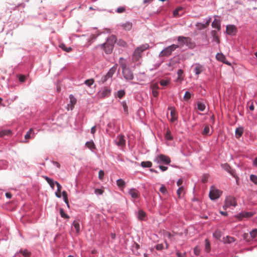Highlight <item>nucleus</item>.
Instances as JSON below:
<instances>
[{
  "label": "nucleus",
  "instance_id": "obj_1",
  "mask_svg": "<svg viewBox=\"0 0 257 257\" xmlns=\"http://www.w3.org/2000/svg\"><path fill=\"white\" fill-rule=\"evenodd\" d=\"M179 46L172 44L163 50L159 54L160 57H168L170 56L173 51L179 48Z\"/></svg>",
  "mask_w": 257,
  "mask_h": 257
},
{
  "label": "nucleus",
  "instance_id": "obj_2",
  "mask_svg": "<svg viewBox=\"0 0 257 257\" xmlns=\"http://www.w3.org/2000/svg\"><path fill=\"white\" fill-rule=\"evenodd\" d=\"M149 45H143L136 48L133 54V59L138 61L141 57V53L148 49Z\"/></svg>",
  "mask_w": 257,
  "mask_h": 257
},
{
  "label": "nucleus",
  "instance_id": "obj_3",
  "mask_svg": "<svg viewBox=\"0 0 257 257\" xmlns=\"http://www.w3.org/2000/svg\"><path fill=\"white\" fill-rule=\"evenodd\" d=\"M154 162L157 164L168 165L171 162V159L168 156L163 154H161L155 158Z\"/></svg>",
  "mask_w": 257,
  "mask_h": 257
},
{
  "label": "nucleus",
  "instance_id": "obj_4",
  "mask_svg": "<svg viewBox=\"0 0 257 257\" xmlns=\"http://www.w3.org/2000/svg\"><path fill=\"white\" fill-rule=\"evenodd\" d=\"M221 194L222 191L217 189L214 186H211L209 195L210 199L213 200L218 199Z\"/></svg>",
  "mask_w": 257,
  "mask_h": 257
},
{
  "label": "nucleus",
  "instance_id": "obj_5",
  "mask_svg": "<svg viewBox=\"0 0 257 257\" xmlns=\"http://www.w3.org/2000/svg\"><path fill=\"white\" fill-rule=\"evenodd\" d=\"M177 40L180 43L181 46L186 45L190 47L192 45L191 39L190 37L179 36L178 37Z\"/></svg>",
  "mask_w": 257,
  "mask_h": 257
},
{
  "label": "nucleus",
  "instance_id": "obj_6",
  "mask_svg": "<svg viewBox=\"0 0 257 257\" xmlns=\"http://www.w3.org/2000/svg\"><path fill=\"white\" fill-rule=\"evenodd\" d=\"M236 205V203L235 198L234 197L229 196L227 197L225 200V204L223 206V208L226 209L230 206H235Z\"/></svg>",
  "mask_w": 257,
  "mask_h": 257
},
{
  "label": "nucleus",
  "instance_id": "obj_7",
  "mask_svg": "<svg viewBox=\"0 0 257 257\" xmlns=\"http://www.w3.org/2000/svg\"><path fill=\"white\" fill-rule=\"evenodd\" d=\"M116 145L120 148H122L125 145L124 136L122 135H118L115 140Z\"/></svg>",
  "mask_w": 257,
  "mask_h": 257
},
{
  "label": "nucleus",
  "instance_id": "obj_8",
  "mask_svg": "<svg viewBox=\"0 0 257 257\" xmlns=\"http://www.w3.org/2000/svg\"><path fill=\"white\" fill-rule=\"evenodd\" d=\"M122 74L124 78L127 80H131L134 78V75L132 71L128 68L122 69Z\"/></svg>",
  "mask_w": 257,
  "mask_h": 257
},
{
  "label": "nucleus",
  "instance_id": "obj_9",
  "mask_svg": "<svg viewBox=\"0 0 257 257\" xmlns=\"http://www.w3.org/2000/svg\"><path fill=\"white\" fill-rule=\"evenodd\" d=\"M254 215V213L252 212H242L235 216L239 220H241L243 218H250Z\"/></svg>",
  "mask_w": 257,
  "mask_h": 257
},
{
  "label": "nucleus",
  "instance_id": "obj_10",
  "mask_svg": "<svg viewBox=\"0 0 257 257\" xmlns=\"http://www.w3.org/2000/svg\"><path fill=\"white\" fill-rule=\"evenodd\" d=\"M101 47L106 54H110L113 50V46L106 42L104 44L101 45Z\"/></svg>",
  "mask_w": 257,
  "mask_h": 257
},
{
  "label": "nucleus",
  "instance_id": "obj_11",
  "mask_svg": "<svg viewBox=\"0 0 257 257\" xmlns=\"http://www.w3.org/2000/svg\"><path fill=\"white\" fill-rule=\"evenodd\" d=\"M194 71L197 75L205 70L204 66L199 63L195 64L193 66Z\"/></svg>",
  "mask_w": 257,
  "mask_h": 257
},
{
  "label": "nucleus",
  "instance_id": "obj_12",
  "mask_svg": "<svg viewBox=\"0 0 257 257\" xmlns=\"http://www.w3.org/2000/svg\"><path fill=\"white\" fill-rule=\"evenodd\" d=\"M211 21V18L209 17L208 18V19L206 20L205 24H202L201 23H197L196 24V27L200 30H203V29L207 28L209 26Z\"/></svg>",
  "mask_w": 257,
  "mask_h": 257
},
{
  "label": "nucleus",
  "instance_id": "obj_13",
  "mask_svg": "<svg viewBox=\"0 0 257 257\" xmlns=\"http://www.w3.org/2000/svg\"><path fill=\"white\" fill-rule=\"evenodd\" d=\"M169 110H170V115L171 116L170 121L172 122H174L176 120H177L178 118L177 116V112L175 109V108L173 107H171L169 108Z\"/></svg>",
  "mask_w": 257,
  "mask_h": 257
},
{
  "label": "nucleus",
  "instance_id": "obj_14",
  "mask_svg": "<svg viewBox=\"0 0 257 257\" xmlns=\"http://www.w3.org/2000/svg\"><path fill=\"white\" fill-rule=\"evenodd\" d=\"M221 167L223 169H224L225 171H227L230 175H231L234 177H235V171L231 169V167L227 163L222 164Z\"/></svg>",
  "mask_w": 257,
  "mask_h": 257
},
{
  "label": "nucleus",
  "instance_id": "obj_15",
  "mask_svg": "<svg viewBox=\"0 0 257 257\" xmlns=\"http://www.w3.org/2000/svg\"><path fill=\"white\" fill-rule=\"evenodd\" d=\"M111 90L110 89L105 87L103 89L99 92V96L101 98H104L105 97H108L110 94Z\"/></svg>",
  "mask_w": 257,
  "mask_h": 257
},
{
  "label": "nucleus",
  "instance_id": "obj_16",
  "mask_svg": "<svg viewBox=\"0 0 257 257\" xmlns=\"http://www.w3.org/2000/svg\"><path fill=\"white\" fill-rule=\"evenodd\" d=\"M128 193L131 197L134 199H137L140 196L139 192L134 188L130 189Z\"/></svg>",
  "mask_w": 257,
  "mask_h": 257
},
{
  "label": "nucleus",
  "instance_id": "obj_17",
  "mask_svg": "<svg viewBox=\"0 0 257 257\" xmlns=\"http://www.w3.org/2000/svg\"><path fill=\"white\" fill-rule=\"evenodd\" d=\"M115 71L116 68L114 67H112L104 76L103 81L104 82L106 81L108 78L111 77L115 73Z\"/></svg>",
  "mask_w": 257,
  "mask_h": 257
},
{
  "label": "nucleus",
  "instance_id": "obj_18",
  "mask_svg": "<svg viewBox=\"0 0 257 257\" xmlns=\"http://www.w3.org/2000/svg\"><path fill=\"white\" fill-rule=\"evenodd\" d=\"M69 98L70 104H68V106H70L71 110H72L76 103L77 99L72 94L69 95Z\"/></svg>",
  "mask_w": 257,
  "mask_h": 257
},
{
  "label": "nucleus",
  "instance_id": "obj_19",
  "mask_svg": "<svg viewBox=\"0 0 257 257\" xmlns=\"http://www.w3.org/2000/svg\"><path fill=\"white\" fill-rule=\"evenodd\" d=\"M216 58L217 59V60L221 62H222L225 64L230 65V64L229 62L226 61L225 57L222 53H217L216 55Z\"/></svg>",
  "mask_w": 257,
  "mask_h": 257
},
{
  "label": "nucleus",
  "instance_id": "obj_20",
  "mask_svg": "<svg viewBox=\"0 0 257 257\" xmlns=\"http://www.w3.org/2000/svg\"><path fill=\"white\" fill-rule=\"evenodd\" d=\"M235 30V27L233 25H228L226 27V32L229 35H234Z\"/></svg>",
  "mask_w": 257,
  "mask_h": 257
},
{
  "label": "nucleus",
  "instance_id": "obj_21",
  "mask_svg": "<svg viewBox=\"0 0 257 257\" xmlns=\"http://www.w3.org/2000/svg\"><path fill=\"white\" fill-rule=\"evenodd\" d=\"M212 27L220 30L221 29L220 21L218 19H215L212 23Z\"/></svg>",
  "mask_w": 257,
  "mask_h": 257
},
{
  "label": "nucleus",
  "instance_id": "obj_22",
  "mask_svg": "<svg viewBox=\"0 0 257 257\" xmlns=\"http://www.w3.org/2000/svg\"><path fill=\"white\" fill-rule=\"evenodd\" d=\"M121 27L125 30L130 31L132 28V23L131 22H126L121 24Z\"/></svg>",
  "mask_w": 257,
  "mask_h": 257
},
{
  "label": "nucleus",
  "instance_id": "obj_23",
  "mask_svg": "<svg viewBox=\"0 0 257 257\" xmlns=\"http://www.w3.org/2000/svg\"><path fill=\"white\" fill-rule=\"evenodd\" d=\"M106 42L109 43L113 46L114 44L117 42V39L116 36L115 35L110 36L107 38Z\"/></svg>",
  "mask_w": 257,
  "mask_h": 257
},
{
  "label": "nucleus",
  "instance_id": "obj_24",
  "mask_svg": "<svg viewBox=\"0 0 257 257\" xmlns=\"http://www.w3.org/2000/svg\"><path fill=\"white\" fill-rule=\"evenodd\" d=\"M43 178L46 180V181L48 182V183L50 185L51 187L53 189L54 187V185L55 184V182L53 180L49 178L47 176H44Z\"/></svg>",
  "mask_w": 257,
  "mask_h": 257
},
{
  "label": "nucleus",
  "instance_id": "obj_25",
  "mask_svg": "<svg viewBox=\"0 0 257 257\" xmlns=\"http://www.w3.org/2000/svg\"><path fill=\"white\" fill-rule=\"evenodd\" d=\"M55 184L56 185L57 187V192H56L55 193V195L56 196L58 197V198H60L61 197V189H62V186L57 181L55 182Z\"/></svg>",
  "mask_w": 257,
  "mask_h": 257
},
{
  "label": "nucleus",
  "instance_id": "obj_26",
  "mask_svg": "<svg viewBox=\"0 0 257 257\" xmlns=\"http://www.w3.org/2000/svg\"><path fill=\"white\" fill-rule=\"evenodd\" d=\"M116 184L121 189H123L125 186V182L121 179H118L116 181Z\"/></svg>",
  "mask_w": 257,
  "mask_h": 257
},
{
  "label": "nucleus",
  "instance_id": "obj_27",
  "mask_svg": "<svg viewBox=\"0 0 257 257\" xmlns=\"http://www.w3.org/2000/svg\"><path fill=\"white\" fill-rule=\"evenodd\" d=\"M243 130L242 127H238L235 130V136L236 138H240L243 134Z\"/></svg>",
  "mask_w": 257,
  "mask_h": 257
},
{
  "label": "nucleus",
  "instance_id": "obj_28",
  "mask_svg": "<svg viewBox=\"0 0 257 257\" xmlns=\"http://www.w3.org/2000/svg\"><path fill=\"white\" fill-rule=\"evenodd\" d=\"M177 194L178 198H180L184 194V187L181 186L177 191Z\"/></svg>",
  "mask_w": 257,
  "mask_h": 257
},
{
  "label": "nucleus",
  "instance_id": "obj_29",
  "mask_svg": "<svg viewBox=\"0 0 257 257\" xmlns=\"http://www.w3.org/2000/svg\"><path fill=\"white\" fill-rule=\"evenodd\" d=\"M85 146L91 150L95 149V145L92 141L86 142Z\"/></svg>",
  "mask_w": 257,
  "mask_h": 257
},
{
  "label": "nucleus",
  "instance_id": "obj_30",
  "mask_svg": "<svg viewBox=\"0 0 257 257\" xmlns=\"http://www.w3.org/2000/svg\"><path fill=\"white\" fill-rule=\"evenodd\" d=\"M211 34L213 39V41H216L218 44H219L220 43V41L217 35L216 32L214 30H213L211 31Z\"/></svg>",
  "mask_w": 257,
  "mask_h": 257
},
{
  "label": "nucleus",
  "instance_id": "obj_31",
  "mask_svg": "<svg viewBox=\"0 0 257 257\" xmlns=\"http://www.w3.org/2000/svg\"><path fill=\"white\" fill-rule=\"evenodd\" d=\"M152 166V163L150 161H143L141 163V166L144 168H150Z\"/></svg>",
  "mask_w": 257,
  "mask_h": 257
},
{
  "label": "nucleus",
  "instance_id": "obj_32",
  "mask_svg": "<svg viewBox=\"0 0 257 257\" xmlns=\"http://www.w3.org/2000/svg\"><path fill=\"white\" fill-rule=\"evenodd\" d=\"M165 137L166 139L168 140H173V137L171 135V133L169 128H167L166 133L165 134Z\"/></svg>",
  "mask_w": 257,
  "mask_h": 257
},
{
  "label": "nucleus",
  "instance_id": "obj_33",
  "mask_svg": "<svg viewBox=\"0 0 257 257\" xmlns=\"http://www.w3.org/2000/svg\"><path fill=\"white\" fill-rule=\"evenodd\" d=\"M119 63L120 64L122 69L126 68L125 60L123 58H120L119 60Z\"/></svg>",
  "mask_w": 257,
  "mask_h": 257
},
{
  "label": "nucleus",
  "instance_id": "obj_34",
  "mask_svg": "<svg viewBox=\"0 0 257 257\" xmlns=\"http://www.w3.org/2000/svg\"><path fill=\"white\" fill-rule=\"evenodd\" d=\"M205 105L204 103L200 102H197V109L198 110L203 111L205 110Z\"/></svg>",
  "mask_w": 257,
  "mask_h": 257
},
{
  "label": "nucleus",
  "instance_id": "obj_35",
  "mask_svg": "<svg viewBox=\"0 0 257 257\" xmlns=\"http://www.w3.org/2000/svg\"><path fill=\"white\" fill-rule=\"evenodd\" d=\"M12 132L10 130H4L0 132V136L3 137L5 136L11 135Z\"/></svg>",
  "mask_w": 257,
  "mask_h": 257
},
{
  "label": "nucleus",
  "instance_id": "obj_36",
  "mask_svg": "<svg viewBox=\"0 0 257 257\" xmlns=\"http://www.w3.org/2000/svg\"><path fill=\"white\" fill-rule=\"evenodd\" d=\"M62 196H63V199H64V200L65 201V202L67 204V206L69 207V202H68L67 194V192L65 191H63L62 192Z\"/></svg>",
  "mask_w": 257,
  "mask_h": 257
},
{
  "label": "nucleus",
  "instance_id": "obj_37",
  "mask_svg": "<svg viewBox=\"0 0 257 257\" xmlns=\"http://www.w3.org/2000/svg\"><path fill=\"white\" fill-rule=\"evenodd\" d=\"M205 249L206 251L209 252L210 250V244L208 239H206L205 240Z\"/></svg>",
  "mask_w": 257,
  "mask_h": 257
},
{
  "label": "nucleus",
  "instance_id": "obj_38",
  "mask_svg": "<svg viewBox=\"0 0 257 257\" xmlns=\"http://www.w3.org/2000/svg\"><path fill=\"white\" fill-rule=\"evenodd\" d=\"M60 47L67 52H70L72 50V49L71 47H66L64 44H60Z\"/></svg>",
  "mask_w": 257,
  "mask_h": 257
},
{
  "label": "nucleus",
  "instance_id": "obj_39",
  "mask_svg": "<svg viewBox=\"0 0 257 257\" xmlns=\"http://www.w3.org/2000/svg\"><path fill=\"white\" fill-rule=\"evenodd\" d=\"M213 235L215 238L219 239L221 237L222 234L220 231L216 230L214 232Z\"/></svg>",
  "mask_w": 257,
  "mask_h": 257
},
{
  "label": "nucleus",
  "instance_id": "obj_40",
  "mask_svg": "<svg viewBox=\"0 0 257 257\" xmlns=\"http://www.w3.org/2000/svg\"><path fill=\"white\" fill-rule=\"evenodd\" d=\"M209 131L210 128L209 125L207 124L205 125L202 134L203 135H208L209 134Z\"/></svg>",
  "mask_w": 257,
  "mask_h": 257
},
{
  "label": "nucleus",
  "instance_id": "obj_41",
  "mask_svg": "<svg viewBox=\"0 0 257 257\" xmlns=\"http://www.w3.org/2000/svg\"><path fill=\"white\" fill-rule=\"evenodd\" d=\"M73 226H74L77 233H79L80 231L79 223L78 222L74 221L73 223Z\"/></svg>",
  "mask_w": 257,
  "mask_h": 257
},
{
  "label": "nucleus",
  "instance_id": "obj_42",
  "mask_svg": "<svg viewBox=\"0 0 257 257\" xmlns=\"http://www.w3.org/2000/svg\"><path fill=\"white\" fill-rule=\"evenodd\" d=\"M117 44L120 46L125 47L127 46L126 43L122 39H119L117 41Z\"/></svg>",
  "mask_w": 257,
  "mask_h": 257
},
{
  "label": "nucleus",
  "instance_id": "obj_43",
  "mask_svg": "<svg viewBox=\"0 0 257 257\" xmlns=\"http://www.w3.org/2000/svg\"><path fill=\"white\" fill-rule=\"evenodd\" d=\"M250 236L252 239L257 236V229H254L250 232Z\"/></svg>",
  "mask_w": 257,
  "mask_h": 257
},
{
  "label": "nucleus",
  "instance_id": "obj_44",
  "mask_svg": "<svg viewBox=\"0 0 257 257\" xmlns=\"http://www.w3.org/2000/svg\"><path fill=\"white\" fill-rule=\"evenodd\" d=\"M60 213L61 216L64 218H69V216L65 213L64 210L62 208H60Z\"/></svg>",
  "mask_w": 257,
  "mask_h": 257
},
{
  "label": "nucleus",
  "instance_id": "obj_45",
  "mask_svg": "<svg viewBox=\"0 0 257 257\" xmlns=\"http://www.w3.org/2000/svg\"><path fill=\"white\" fill-rule=\"evenodd\" d=\"M191 97V94L189 92L186 91L185 92V94L184 96L183 99H184V100L187 101Z\"/></svg>",
  "mask_w": 257,
  "mask_h": 257
},
{
  "label": "nucleus",
  "instance_id": "obj_46",
  "mask_svg": "<svg viewBox=\"0 0 257 257\" xmlns=\"http://www.w3.org/2000/svg\"><path fill=\"white\" fill-rule=\"evenodd\" d=\"M146 216V213L143 210L139 211V218L141 220L143 219Z\"/></svg>",
  "mask_w": 257,
  "mask_h": 257
},
{
  "label": "nucleus",
  "instance_id": "obj_47",
  "mask_svg": "<svg viewBox=\"0 0 257 257\" xmlns=\"http://www.w3.org/2000/svg\"><path fill=\"white\" fill-rule=\"evenodd\" d=\"M33 132V130L32 128H30L29 131L27 133V134L25 136V138L26 140H28L30 139L31 134Z\"/></svg>",
  "mask_w": 257,
  "mask_h": 257
},
{
  "label": "nucleus",
  "instance_id": "obj_48",
  "mask_svg": "<svg viewBox=\"0 0 257 257\" xmlns=\"http://www.w3.org/2000/svg\"><path fill=\"white\" fill-rule=\"evenodd\" d=\"M250 180L257 185V176L254 175H251L250 176Z\"/></svg>",
  "mask_w": 257,
  "mask_h": 257
},
{
  "label": "nucleus",
  "instance_id": "obj_49",
  "mask_svg": "<svg viewBox=\"0 0 257 257\" xmlns=\"http://www.w3.org/2000/svg\"><path fill=\"white\" fill-rule=\"evenodd\" d=\"M234 238L230 236H226V239L224 240L225 242L231 243L234 241Z\"/></svg>",
  "mask_w": 257,
  "mask_h": 257
},
{
  "label": "nucleus",
  "instance_id": "obj_50",
  "mask_svg": "<svg viewBox=\"0 0 257 257\" xmlns=\"http://www.w3.org/2000/svg\"><path fill=\"white\" fill-rule=\"evenodd\" d=\"M94 83L93 79H88L85 81L84 83L88 86H90Z\"/></svg>",
  "mask_w": 257,
  "mask_h": 257
},
{
  "label": "nucleus",
  "instance_id": "obj_51",
  "mask_svg": "<svg viewBox=\"0 0 257 257\" xmlns=\"http://www.w3.org/2000/svg\"><path fill=\"white\" fill-rule=\"evenodd\" d=\"M21 252L25 257H29L31 254L30 252H29L27 249L22 250Z\"/></svg>",
  "mask_w": 257,
  "mask_h": 257
},
{
  "label": "nucleus",
  "instance_id": "obj_52",
  "mask_svg": "<svg viewBox=\"0 0 257 257\" xmlns=\"http://www.w3.org/2000/svg\"><path fill=\"white\" fill-rule=\"evenodd\" d=\"M125 95V92L124 90H119L117 91V96L119 98H121Z\"/></svg>",
  "mask_w": 257,
  "mask_h": 257
},
{
  "label": "nucleus",
  "instance_id": "obj_53",
  "mask_svg": "<svg viewBox=\"0 0 257 257\" xmlns=\"http://www.w3.org/2000/svg\"><path fill=\"white\" fill-rule=\"evenodd\" d=\"M104 175V173L103 171L100 170L98 173L99 179L100 180H102L103 178Z\"/></svg>",
  "mask_w": 257,
  "mask_h": 257
},
{
  "label": "nucleus",
  "instance_id": "obj_54",
  "mask_svg": "<svg viewBox=\"0 0 257 257\" xmlns=\"http://www.w3.org/2000/svg\"><path fill=\"white\" fill-rule=\"evenodd\" d=\"M169 83V81L166 80H162L160 81V84L162 86H167Z\"/></svg>",
  "mask_w": 257,
  "mask_h": 257
},
{
  "label": "nucleus",
  "instance_id": "obj_55",
  "mask_svg": "<svg viewBox=\"0 0 257 257\" xmlns=\"http://www.w3.org/2000/svg\"><path fill=\"white\" fill-rule=\"evenodd\" d=\"M160 191L163 194L167 193V189L164 186H162L160 188Z\"/></svg>",
  "mask_w": 257,
  "mask_h": 257
},
{
  "label": "nucleus",
  "instance_id": "obj_56",
  "mask_svg": "<svg viewBox=\"0 0 257 257\" xmlns=\"http://www.w3.org/2000/svg\"><path fill=\"white\" fill-rule=\"evenodd\" d=\"M248 105H249V108L251 111H252L254 110L253 103L252 101H249L248 102Z\"/></svg>",
  "mask_w": 257,
  "mask_h": 257
},
{
  "label": "nucleus",
  "instance_id": "obj_57",
  "mask_svg": "<svg viewBox=\"0 0 257 257\" xmlns=\"http://www.w3.org/2000/svg\"><path fill=\"white\" fill-rule=\"evenodd\" d=\"M151 88L152 90H157L159 86L157 83H154L151 85Z\"/></svg>",
  "mask_w": 257,
  "mask_h": 257
},
{
  "label": "nucleus",
  "instance_id": "obj_58",
  "mask_svg": "<svg viewBox=\"0 0 257 257\" xmlns=\"http://www.w3.org/2000/svg\"><path fill=\"white\" fill-rule=\"evenodd\" d=\"M103 193V191L100 189H96L95 190V193L99 195H101Z\"/></svg>",
  "mask_w": 257,
  "mask_h": 257
},
{
  "label": "nucleus",
  "instance_id": "obj_59",
  "mask_svg": "<svg viewBox=\"0 0 257 257\" xmlns=\"http://www.w3.org/2000/svg\"><path fill=\"white\" fill-rule=\"evenodd\" d=\"M124 11H125L124 8L119 7V8H117L116 12L118 13H123V12H124Z\"/></svg>",
  "mask_w": 257,
  "mask_h": 257
},
{
  "label": "nucleus",
  "instance_id": "obj_60",
  "mask_svg": "<svg viewBox=\"0 0 257 257\" xmlns=\"http://www.w3.org/2000/svg\"><path fill=\"white\" fill-rule=\"evenodd\" d=\"M19 81L21 82H23L25 81L26 77L24 75H21L19 78Z\"/></svg>",
  "mask_w": 257,
  "mask_h": 257
},
{
  "label": "nucleus",
  "instance_id": "obj_61",
  "mask_svg": "<svg viewBox=\"0 0 257 257\" xmlns=\"http://www.w3.org/2000/svg\"><path fill=\"white\" fill-rule=\"evenodd\" d=\"M159 168L162 171H165L168 169L167 167L162 165L159 166Z\"/></svg>",
  "mask_w": 257,
  "mask_h": 257
},
{
  "label": "nucleus",
  "instance_id": "obj_62",
  "mask_svg": "<svg viewBox=\"0 0 257 257\" xmlns=\"http://www.w3.org/2000/svg\"><path fill=\"white\" fill-rule=\"evenodd\" d=\"M152 94L154 97H157L158 95V92L157 90H152Z\"/></svg>",
  "mask_w": 257,
  "mask_h": 257
},
{
  "label": "nucleus",
  "instance_id": "obj_63",
  "mask_svg": "<svg viewBox=\"0 0 257 257\" xmlns=\"http://www.w3.org/2000/svg\"><path fill=\"white\" fill-rule=\"evenodd\" d=\"M176 254L178 257H185V253H182L180 252L177 251L176 252Z\"/></svg>",
  "mask_w": 257,
  "mask_h": 257
},
{
  "label": "nucleus",
  "instance_id": "obj_64",
  "mask_svg": "<svg viewBox=\"0 0 257 257\" xmlns=\"http://www.w3.org/2000/svg\"><path fill=\"white\" fill-rule=\"evenodd\" d=\"M207 180H208V178H207V176H206V175H204L202 177V181L203 182V183H206L207 181Z\"/></svg>",
  "mask_w": 257,
  "mask_h": 257
}]
</instances>
